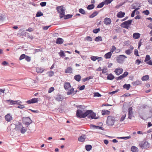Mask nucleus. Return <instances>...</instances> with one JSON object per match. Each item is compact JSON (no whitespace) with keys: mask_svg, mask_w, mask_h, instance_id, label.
<instances>
[{"mask_svg":"<svg viewBox=\"0 0 152 152\" xmlns=\"http://www.w3.org/2000/svg\"><path fill=\"white\" fill-rule=\"evenodd\" d=\"M49 74V76L50 77H51L54 74V72L53 71H50L49 72H48Z\"/></svg>","mask_w":152,"mask_h":152,"instance_id":"58","label":"nucleus"},{"mask_svg":"<svg viewBox=\"0 0 152 152\" xmlns=\"http://www.w3.org/2000/svg\"><path fill=\"white\" fill-rule=\"evenodd\" d=\"M110 112L108 110H105L102 111V115H109L110 114Z\"/></svg>","mask_w":152,"mask_h":152,"instance_id":"21","label":"nucleus"},{"mask_svg":"<svg viewBox=\"0 0 152 152\" xmlns=\"http://www.w3.org/2000/svg\"><path fill=\"white\" fill-rule=\"evenodd\" d=\"M139 8H136L135 10H134V11H133L131 14V16L132 17H133L134 16V14L136 11Z\"/></svg>","mask_w":152,"mask_h":152,"instance_id":"51","label":"nucleus"},{"mask_svg":"<svg viewBox=\"0 0 152 152\" xmlns=\"http://www.w3.org/2000/svg\"><path fill=\"white\" fill-rule=\"evenodd\" d=\"M19 101H13L10 100H7L6 101V102H10V104H15L18 102Z\"/></svg>","mask_w":152,"mask_h":152,"instance_id":"23","label":"nucleus"},{"mask_svg":"<svg viewBox=\"0 0 152 152\" xmlns=\"http://www.w3.org/2000/svg\"><path fill=\"white\" fill-rule=\"evenodd\" d=\"M125 15V13L124 12L120 11L118 12L116 15L118 18H121L124 17Z\"/></svg>","mask_w":152,"mask_h":152,"instance_id":"13","label":"nucleus"},{"mask_svg":"<svg viewBox=\"0 0 152 152\" xmlns=\"http://www.w3.org/2000/svg\"><path fill=\"white\" fill-rule=\"evenodd\" d=\"M84 111L80 109H78L76 111V116L77 118H85L86 117V111L83 113Z\"/></svg>","mask_w":152,"mask_h":152,"instance_id":"3","label":"nucleus"},{"mask_svg":"<svg viewBox=\"0 0 152 152\" xmlns=\"http://www.w3.org/2000/svg\"><path fill=\"white\" fill-rule=\"evenodd\" d=\"M116 48L114 46H113L110 52H111V53H113L116 50Z\"/></svg>","mask_w":152,"mask_h":152,"instance_id":"55","label":"nucleus"},{"mask_svg":"<svg viewBox=\"0 0 152 152\" xmlns=\"http://www.w3.org/2000/svg\"><path fill=\"white\" fill-rule=\"evenodd\" d=\"M59 56L62 57H64L66 56L63 50H61L60 52L58 53Z\"/></svg>","mask_w":152,"mask_h":152,"instance_id":"38","label":"nucleus"},{"mask_svg":"<svg viewBox=\"0 0 152 152\" xmlns=\"http://www.w3.org/2000/svg\"><path fill=\"white\" fill-rule=\"evenodd\" d=\"M95 6L93 4L88 5L87 8L88 10H91L93 9L94 7Z\"/></svg>","mask_w":152,"mask_h":152,"instance_id":"32","label":"nucleus"},{"mask_svg":"<svg viewBox=\"0 0 152 152\" xmlns=\"http://www.w3.org/2000/svg\"><path fill=\"white\" fill-rule=\"evenodd\" d=\"M85 136H81L80 137L78 138V140L79 141L83 142L85 140Z\"/></svg>","mask_w":152,"mask_h":152,"instance_id":"35","label":"nucleus"},{"mask_svg":"<svg viewBox=\"0 0 152 152\" xmlns=\"http://www.w3.org/2000/svg\"><path fill=\"white\" fill-rule=\"evenodd\" d=\"M43 15V14L42 12H37L36 16L37 17H39L41 16H42Z\"/></svg>","mask_w":152,"mask_h":152,"instance_id":"45","label":"nucleus"},{"mask_svg":"<svg viewBox=\"0 0 152 152\" xmlns=\"http://www.w3.org/2000/svg\"><path fill=\"white\" fill-rule=\"evenodd\" d=\"M132 84L133 85H137L140 84V82L137 80L136 81L133 82Z\"/></svg>","mask_w":152,"mask_h":152,"instance_id":"49","label":"nucleus"},{"mask_svg":"<svg viewBox=\"0 0 152 152\" xmlns=\"http://www.w3.org/2000/svg\"><path fill=\"white\" fill-rule=\"evenodd\" d=\"M113 0H105L104 1V4L108 5V4L110 3Z\"/></svg>","mask_w":152,"mask_h":152,"instance_id":"41","label":"nucleus"},{"mask_svg":"<svg viewBox=\"0 0 152 152\" xmlns=\"http://www.w3.org/2000/svg\"><path fill=\"white\" fill-rule=\"evenodd\" d=\"M73 91H74V88H72L66 92V94L68 95L73 94Z\"/></svg>","mask_w":152,"mask_h":152,"instance_id":"27","label":"nucleus"},{"mask_svg":"<svg viewBox=\"0 0 152 152\" xmlns=\"http://www.w3.org/2000/svg\"><path fill=\"white\" fill-rule=\"evenodd\" d=\"M79 12L83 15H85L86 14L85 11L82 8H80L79 9Z\"/></svg>","mask_w":152,"mask_h":152,"instance_id":"42","label":"nucleus"},{"mask_svg":"<svg viewBox=\"0 0 152 152\" xmlns=\"http://www.w3.org/2000/svg\"><path fill=\"white\" fill-rule=\"evenodd\" d=\"M139 146L142 149H146L150 147V144L148 142L143 140L139 142Z\"/></svg>","mask_w":152,"mask_h":152,"instance_id":"1","label":"nucleus"},{"mask_svg":"<svg viewBox=\"0 0 152 152\" xmlns=\"http://www.w3.org/2000/svg\"><path fill=\"white\" fill-rule=\"evenodd\" d=\"M118 138L119 139H124L125 140H127L128 139H129L131 138V137L130 136H127V137H118Z\"/></svg>","mask_w":152,"mask_h":152,"instance_id":"52","label":"nucleus"},{"mask_svg":"<svg viewBox=\"0 0 152 152\" xmlns=\"http://www.w3.org/2000/svg\"><path fill=\"white\" fill-rule=\"evenodd\" d=\"M86 117L88 116L89 118L97 119L98 118L96 117V114L91 110H88L86 111Z\"/></svg>","mask_w":152,"mask_h":152,"instance_id":"2","label":"nucleus"},{"mask_svg":"<svg viewBox=\"0 0 152 152\" xmlns=\"http://www.w3.org/2000/svg\"><path fill=\"white\" fill-rule=\"evenodd\" d=\"M63 39L60 38H58L56 40V43L58 44H61L63 43Z\"/></svg>","mask_w":152,"mask_h":152,"instance_id":"17","label":"nucleus"},{"mask_svg":"<svg viewBox=\"0 0 152 152\" xmlns=\"http://www.w3.org/2000/svg\"><path fill=\"white\" fill-rule=\"evenodd\" d=\"M91 59L92 61H95L96 59H100V60H101L102 59V58L101 57H98L97 56H92L91 57Z\"/></svg>","mask_w":152,"mask_h":152,"instance_id":"26","label":"nucleus"},{"mask_svg":"<svg viewBox=\"0 0 152 152\" xmlns=\"http://www.w3.org/2000/svg\"><path fill=\"white\" fill-rule=\"evenodd\" d=\"M45 69L41 67H37L36 68V70L38 73H42L44 70Z\"/></svg>","mask_w":152,"mask_h":152,"instance_id":"19","label":"nucleus"},{"mask_svg":"<svg viewBox=\"0 0 152 152\" xmlns=\"http://www.w3.org/2000/svg\"><path fill=\"white\" fill-rule=\"evenodd\" d=\"M130 84H125L123 86V88H124L126 89L127 90H129L130 87Z\"/></svg>","mask_w":152,"mask_h":152,"instance_id":"31","label":"nucleus"},{"mask_svg":"<svg viewBox=\"0 0 152 152\" xmlns=\"http://www.w3.org/2000/svg\"><path fill=\"white\" fill-rule=\"evenodd\" d=\"M23 122L25 124L26 127H28L29 125L32 122V121L29 117L23 118Z\"/></svg>","mask_w":152,"mask_h":152,"instance_id":"7","label":"nucleus"},{"mask_svg":"<svg viewBox=\"0 0 152 152\" xmlns=\"http://www.w3.org/2000/svg\"><path fill=\"white\" fill-rule=\"evenodd\" d=\"M128 72H124V73L122 75H121L123 77V78H124L126 77L128 74Z\"/></svg>","mask_w":152,"mask_h":152,"instance_id":"54","label":"nucleus"},{"mask_svg":"<svg viewBox=\"0 0 152 152\" xmlns=\"http://www.w3.org/2000/svg\"><path fill=\"white\" fill-rule=\"evenodd\" d=\"M142 12L146 15H148L149 14V12L148 10L143 11Z\"/></svg>","mask_w":152,"mask_h":152,"instance_id":"56","label":"nucleus"},{"mask_svg":"<svg viewBox=\"0 0 152 152\" xmlns=\"http://www.w3.org/2000/svg\"><path fill=\"white\" fill-rule=\"evenodd\" d=\"M149 78V76L148 75H146L143 76L141 79L142 81H146L148 80Z\"/></svg>","mask_w":152,"mask_h":152,"instance_id":"33","label":"nucleus"},{"mask_svg":"<svg viewBox=\"0 0 152 152\" xmlns=\"http://www.w3.org/2000/svg\"><path fill=\"white\" fill-rule=\"evenodd\" d=\"M54 88L53 87H51L50 88L48 91V92L49 93H50L52 91H53L54 90Z\"/></svg>","mask_w":152,"mask_h":152,"instance_id":"62","label":"nucleus"},{"mask_svg":"<svg viewBox=\"0 0 152 152\" xmlns=\"http://www.w3.org/2000/svg\"><path fill=\"white\" fill-rule=\"evenodd\" d=\"M64 88L66 90H68L69 88L71 87V86L69 83L66 82L64 84Z\"/></svg>","mask_w":152,"mask_h":152,"instance_id":"12","label":"nucleus"},{"mask_svg":"<svg viewBox=\"0 0 152 152\" xmlns=\"http://www.w3.org/2000/svg\"><path fill=\"white\" fill-rule=\"evenodd\" d=\"M99 13V12L97 11H95L93 12L92 14L90 15L89 16V18H92L94 17L95 16L97 15Z\"/></svg>","mask_w":152,"mask_h":152,"instance_id":"22","label":"nucleus"},{"mask_svg":"<svg viewBox=\"0 0 152 152\" xmlns=\"http://www.w3.org/2000/svg\"><path fill=\"white\" fill-rule=\"evenodd\" d=\"M95 40L96 42L102 41V38L100 36L96 37L95 39Z\"/></svg>","mask_w":152,"mask_h":152,"instance_id":"36","label":"nucleus"},{"mask_svg":"<svg viewBox=\"0 0 152 152\" xmlns=\"http://www.w3.org/2000/svg\"><path fill=\"white\" fill-rule=\"evenodd\" d=\"M127 57L123 55H120L116 58L117 62L119 63H122L124 60L125 58H126Z\"/></svg>","mask_w":152,"mask_h":152,"instance_id":"8","label":"nucleus"},{"mask_svg":"<svg viewBox=\"0 0 152 152\" xmlns=\"http://www.w3.org/2000/svg\"><path fill=\"white\" fill-rule=\"evenodd\" d=\"M32 103H34L37 102L38 99V98H34L31 99Z\"/></svg>","mask_w":152,"mask_h":152,"instance_id":"40","label":"nucleus"},{"mask_svg":"<svg viewBox=\"0 0 152 152\" xmlns=\"http://www.w3.org/2000/svg\"><path fill=\"white\" fill-rule=\"evenodd\" d=\"M115 78V77L112 74H110L108 75L107 78L108 80H112Z\"/></svg>","mask_w":152,"mask_h":152,"instance_id":"25","label":"nucleus"},{"mask_svg":"<svg viewBox=\"0 0 152 152\" xmlns=\"http://www.w3.org/2000/svg\"><path fill=\"white\" fill-rule=\"evenodd\" d=\"M119 91V89H117L115 91H112V92H109V94H110L113 95L114 94H115V93L118 92Z\"/></svg>","mask_w":152,"mask_h":152,"instance_id":"59","label":"nucleus"},{"mask_svg":"<svg viewBox=\"0 0 152 152\" xmlns=\"http://www.w3.org/2000/svg\"><path fill=\"white\" fill-rule=\"evenodd\" d=\"M20 132L22 134L26 132V130L25 129H24V127L23 126V127L20 129Z\"/></svg>","mask_w":152,"mask_h":152,"instance_id":"53","label":"nucleus"},{"mask_svg":"<svg viewBox=\"0 0 152 152\" xmlns=\"http://www.w3.org/2000/svg\"><path fill=\"white\" fill-rule=\"evenodd\" d=\"M26 55L24 54H22L19 58V60H21L23 59L24 58H25Z\"/></svg>","mask_w":152,"mask_h":152,"instance_id":"48","label":"nucleus"},{"mask_svg":"<svg viewBox=\"0 0 152 152\" xmlns=\"http://www.w3.org/2000/svg\"><path fill=\"white\" fill-rule=\"evenodd\" d=\"M5 118L7 121L9 122L12 120V117L10 114H8L5 116Z\"/></svg>","mask_w":152,"mask_h":152,"instance_id":"15","label":"nucleus"},{"mask_svg":"<svg viewBox=\"0 0 152 152\" xmlns=\"http://www.w3.org/2000/svg\"><path fill=\"white\" fill-rule=\"evenodd\" d=\"M93 78V77L91 76L87 77H86L83 79V82H85L87 80H89L90 79H92Z\"/></svg>","mask_w":152,"mask_h":152,"instance_id":"37","label":"nucleus"},{"mask_svg":"<svg viewBox=\"0 0 152 152\" xmlns=\"http://www.w3.org/2000/svg\"><path fill=\"white\" fill-rule=\"evenodd\" d=\"M132 107H130L128 109V118L131 119L133 113H132Z\"/></svg>","mask_w":152,"mask_h":152,"instance_id":"14","label":"nucleus"},{"mask_svg":"<svg viewBox=\"0 0 152 152\" xmlns=\"http://www.w3.org/2000/svg\"><path fill=\"white\" fill-rule=\"evenodd\" d=\"M112 56L111 52H109L105 54L104 55V57L105 58L108 59L111 58Z\"/></svg>","mask_w":152,"mask_h":152,"instance_id":"20","label":"nucleus"},{"mask_svg":"<svg viewBox=\"0 0 152 152\" xmlns=\"http://www.w3.org/2000/svg\"><path fill=\"white\" fill-rule=\"evenodd\" d=\"M74 79L77 81L79 82L80 80L81 77L80 75H76L74 76Z\"/></svg>","mask_w":152,"mask_h":152,"instance_id":"24","label":"nucleus"},{"mask_svg":"<svg viewBox=\"0 0 152 152\" xmlns=\"http://www.w3.org/2000/svg\"><path fill=\"white\" fill-rule=\"evenodd\" d=\"M131 150L133 152H138V148L135 146H132Z\"/></svg>","mask_w":152,"mask_h":152,"instance_id":"29","label":"nucleus"},{"mask_svg":"<svg viewBox=\"0 0 152 152\" xmlns=\"http://www.w3.org/2000/svg\"><path fill=\"white\" fill-rule=\"evenodd\" d=\"M132 21V20L125 21L121 24V26L124 28L128 29L129 27V26L131 24Z\"/></svg>","mask_w":152,"mask_h":152,"instance_id":"5","label":"nucleus"},{"mask_svg":"<svg viewBox=\"0 0 152 152\" xmlns=\"http://www.w3.org/2000/svg\"><path fill=\"white\" fill-rule=\"evenodd\" d=\"M123 78H124L123 77V76H122V75H121L120 76H119L118 77H116L115 79L116 80H121Z\"/></svg>","mask_w":152,"mask_h":152,"instance_id":"64","label":"nucleus"},{"mask_svg":"<svg viewBox=\"0 0 152 152\" xmlns=\"http://www.w3.org/2000/svg\"><path fill=\"white\" fill-rule=\"evenodd\" d=\"M123 71V69L121 68H120L116 69L114 72L117 75H118L122 73Z\"/></svg>","mask_w":152,"mask_h":152,"instance_id":"9","label":"nucleus"},{"mask_svg":"<svg viewBox=\"0 0 152 152\" xmlns=\"http://www.w3.org/2000/svg\"><path fill=\"white\" fill-rule=\"evenodd\" d=\"M104 2H102L100 3L97 6L96 8H101L104 5Z\"/></svg>","mask_w":152,"mask_h":152,"instance_id":"43","label":"nucleus"},{"mask_svg":"<svg viewBox=\"0 0 152 152\" xmlns=\"http://www.w3.org/2000/svg\"><path fill=\"white\" fill-rule=\"evenodd\" d=\"M63 99V97L61 95H58L56 97V99L58 101H62Z\"/></svg>","mask_w":152,"mask_h":152,"instance_id":"18","label":"nucleus"},{"mask_svg":"<svg viewBox=\"0 0 152 152\" xmlns=\"http://www.w3.org/2000/svg\"><path fill=\"white\" fill-rule=\"evenodd\" d=\"M150 58H151L149 55H146L145 60V62H146L150 60Z\"/></svg>","mask_w":152,"mask_h":152,"instance_id":"47","label":"nucleus"},{"mask_svg":"<svg viewBox=\"0 0 152 152\" xmlns=\"http://www.w3.org/2000/svg\"><path fill=\"white\" fill-rule=\"evenodd\" d=\"M100 28H98L94 29L93 30V32L94 33L97 34L99 31H100Z\"/></svg>","mask_w":152,"mask_h":152,"instance_id":"46","label":"nucleus"},{"mask_svg":"<svg viewBox=\"0 0 152 152\" xmlns=\"http://www.w3.org/2000/svg\"><path fill=\"white\" fill-rule=\"evenodd\" d=\"M72 16V15L67 14L64 15V19L66 20L71 18Z\"/></svg>","mask_w":152,"mask_h":152,"instance_id":"30","label":"nucleus"},{"mask_svg":"<svg viewBox=\"0 0 152 152\" xmlns=\"http://www.w3.org/2000/svg\"><path fill=\"white\" fill-rule=\"evenodd\" d=\"M111 22V20L110 18H106L104 19V23L106 25H110Z\"/></svg>","mask_w":152,"mask_h":152,"instance_id":"10","label":"nucleus"},{"mask_svg":"<svg viewBox=\"0 0 152 152\" xmlns=\"http://www.w3.org/2000/svg\"><path fill=\"white\" fill-rule=\"evenodd\" d=\"M94 96L100 97L101 95L98 92H96L94 93Z\"/></svg>","mask_w":152,"mask_h":152,"instance_id":"60","label":"nucleus"},{"mask_svg":"<svg viewBox=\"0 0 152 152\" xmlns=\"http://www.w3.org/2000/svg\"><path fill=\"white\" fill-rule=\"evenodd\" d=\"M115 121L114 117L109 116L107 118L106 123L108 126H111L114 125Z\"/></svg>","mask_w":152,"mask_h":152,"instance_id":"4","label":"nucleus"},{"mask_svg":"<svg viewBox=\"0 0 152 152\" xmlns=\"http://www.w3.org/2000/svg\"><path fill=\"white\" fill-rule=\"evenodd\" d=\"M90 126L91 128H95L96 129H99V126H95L93 124H91Z\"/></svg>","mask_w":152,"mask_h":152,"instance_id":"50","label":"nucleus"},{"mask_svg":"<svg viewBox=\"0 0 152 152\" xmlns=\"http://www.w3.org/2000/svg\"><path fill=\"white\" fill-rule=\"evenodd\" d=\"M86 150L87 151H89L91 149L92 147L91 145H86L85 146Z\"/></svg>","mask_w":152,"mask_h":152,"instance_id":"34","label":"nucleus"},{"mask_svg":"<svg viewBox=\"0 0 152 152\" xmlns=\"http://www.w3.org/2000/svg\"><path fill=\"white\" fill-rule=\"evenodd\" d=\"M25 59L28 62H29L31 60V58L30 57L26 55Z\"/></svg>","mask_w":152,"mask_h":152,"instance_id":"57","label":"nucleus"},{"mask_svg":"<svg viewBox=\"0 0 152 152\" xmlns=\"http://www.w3.org/2000/svg\"><path fill=\"white\" fill-rule=\"evenodd\" d=\"M40 4L42 7H44L46 5V2H42L40 3Z\"/></svg>","mask_w":152,"mask_h":152,"instance_id":"61","label":"nucleus"},{"mask_svg":"<svg viewBox=\"0 0 152 152\" xmlns=\"http://www.w3.org/2000/svg\"><path fill=\"white\" fill-rule=\"evenodd\" d=\"M15 129L16 130H19L23 127L22 124L21 123L19 122L18 124L17 125H15Z\"/></svg>","mask_w":152,"mask_h":152,"instance_id":"11","label":"nucleus"},{"mask_svg":"<svg viewBox=\"0 0 152 152\" xmlns=\"http://www.w3.org/2000/svg\"><path fill=\"white\" fill-rule=\"evenodd\" d=\"M77 107L78 108H79V109L82 110H83V111H84V109L85 108V107H84L83 105H79L77 106Z\"/></svg>","mask_w":152,"mask_h":152,"instance_id":"39","label":"nucleus"},{"mask_svg":"<svg viewBox=\"0 0 152 152\" xmlns=\"http://www.w3.org/2000/svg\"><path fill=\"white\" fill-rule=\"evenodd\" d=\"M107 68L106 66H104L103 69H102V73H105L107 72Z\"/></svg>","mask_w":152,"mask_h":152,"instance_id":"44","label":"nucleus"},{"mask_svg":"<svg viewBox=\"0 0 152 152\" xmlns=\"http://www.w3.org/2000/svg\"><path fill=\"white\" fill-rule=\"evenodd\" d=\"M72 68L71 67H68L65 70V72L66 73H72Z\"/></svg>","mask_w":152,"mask_h":152,"instance_id":"28","label":"nucleus"},{"mask_svg":"<svg viewBox=\"0 0 152 152\" xmlns=\"http://www.w3.org/2000/svg\"><path fill=\"white\" fill-rule=\"evenodd\" d=\"M57 12L60 14V18H62L65 14V10L63 9L62 6H58L56 8Z\"/></svg>","mask_w":152,"mask_h":152,"instance_id":"6","label":"nucleus"},{"mask_svg":"<svg viewBox=\"0 0 152 152\" xmlns=\"http://www.w3.org/2000/svg\"><path fill=\"white\" fill-rule=\"evenodd\" d=\"M126 115V114H125L124 115H123L121 118L120 120V121H123V120H124L125 119Z\"/></svg>","mask_w":152,"mask_h":152,"instance_id":"63","label":"nucleus"},{"mask_svg":"<svg viewBox=\"0 0 152 152\" xmlns=\"http://www.w3.org/2000/svg\"><path fill=\"white\" fill-rule=\"evenodd\" d=\"M140 34L138 33H134L133 34V37L134 39H137L140 38Z\"/></svg>","mask_w":152,"mask_h":152,"instance_id":"16","label":"nucleus"}]
</instances>
